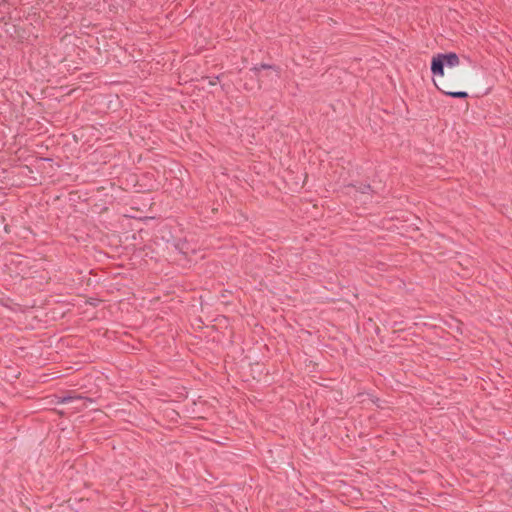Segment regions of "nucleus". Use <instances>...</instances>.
I'll list each match as a JSON object with an SVG mask.
<instances>
[{"label":"nucleus","instance_id":"1","mask_svg":"<svg viewBox=\"0 0 512 512\" xmlns=\"http://www.w3.org/2000/svg\"><path fill=\"white\" fill-rule=\"evenodd\" d=\"M460 65V58L454 52L439 53L432 58L431 72L433 76H444V67L455 68Z\"/></svg>","mask_w":512,"mask_h":512},{"label":"nucleus","instance_id":"2","mask_svg":"<svg viewBox=\"0 0 512 512\" xmlns=\"http://www.w3.org/2000/svg\"><path fill=\"white\" fill-rule=\"evenodd\" d=\"M69 402H74L75 403V406L73 407L74 409L80 411L84 408L87 407V402L88 400L81 397V396H67V397H61L59 398L58 402L57 403H69ZM89 402H91L89 400Z\"/></svg>","mask_w":512,"mask_h":512},{"label":"nucleus","instance_id":"3","mask_svg":"<svg viewBox=\"0 0 512 512\" xmlns=\"http://www.w3.org/2000/svg\"><path fill=\"white\" fill-rule=\"evenodd\" d=\"M440 91H442L445 95L453 97V98H466L468 97V93L466 91H451L445 89V87L437 86Z\"/></svg>","mask_w":512,"mask_h":512},{"label":"nucleus","instance_id":"4","mask_svg":"<svg viewBox=\"0 0 512 512\" xmlns=\"http://www.w3.org/2000/svg\"><path fill=\"white\" fill-rule=\"evenodd\" d=\"M260 67L261 69H274V66L273 65H270V64H260Z\"/></svg>","mask_w":512,"mask_h":512},{"label":"nucleus","instance_id":"5","mask_svg":"<svg viewBox=\"0 0 512 512\" xmlns=\"http://www.w3.org/2000/svg\"><path fill=\"white\" fill-rule=\"evenodd\" d=\"M218 81H219V76H216V77H214L213 79L210 80L209 84L210 85H216Z\"/></svg>","mask_w":512,"mask_h":512},{"label":"nucleus","instance_id":"6","mask_svg":"<svg viewBox=\"0 0 512 512\" xmlns=\"http://www.w3.org/2000/svg\"><path fill=\"white\" fill-rule=\"evenodd\" d=\"M260 70H261L260 65H258V66H254V67L252 68V71H254L255 73H258Z\"/></svg>","mask_w":512,"mask_h":512}]
</instances>
